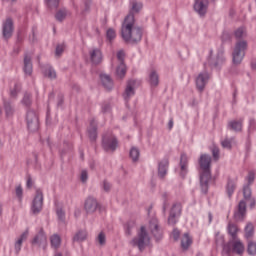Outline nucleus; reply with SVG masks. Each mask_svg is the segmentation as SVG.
Listing matches in <instances>:
<instances>
[{"instance_id": "nucleus-1", "label": "nucleus", "mask_w": 256, "mask_h": 256, "mask_svg": "<svg viewBox=\"0 0 256 256\" xmlns=\"http://www.w3.org/2000/svg\"><path fill=\"white\" fill-rule=\"evenodd\" d=\"M131 13L125 17L121 27L122 39L126 43H138L142 39L143 31L135 25V17L133 13H139L143 9L142 3L131 1Z\"/></svg>"}, {"instance_id": "nucleus-2", "label": "nucleus", "mask_w": 256, "mask_h": 256, "mask_svg": "<svg viewBox=\"0 0 256 256\" xmlns=\"http://www.w3.org/2000/svg\"><path fill=\"white\" fill-rule=\"evenodd\" d=\"M246 35H247V31L245 27H239L238 29H236V31H234V36L236 39H238V41L236 42V45L234 47L232 58H233V62L236 65H239L240 63H242L246 55L248 43L247 41L243 40L244 37H246Z\"/></svg>"}, {"instance_id": "nucleus-3", "label": "nucleus", "mask_w": 256, "mask_h": 256, "mask_svg": "<svg viewBox=\"0 0 256 256\" xmlns=\"http://www.w3.org/2000/svg\"><path fill=\"white\" fill-rule=\"evenodd\" d=\"M211 156H200V186L203 193H207L209 187V181L211 179Z\"/></svg>"}, {"instance_id": "nucleus-4", "label": "nucleus", "mask_w": 256, "mask_h": 256, "mask_svg": "<svg viewBox=\"0 0 256 256\" xmlns=\"http://www.w3.org/2000/svg\"><path fill=\"white\" fill-rule=\"evenodd\" d=\"M243 195H244V200L240 201L238 204V211L234 213V217L237 220L244 219L246 215V205L247 203H250V197L252 195L251 187L248 184L246 187L243 188Z\"/></svg>"}, {"instance_id": "nucleus-5", "label": "nucleus", "mask_w": 256, "mask_h": 256, "mask_svg": "<svg viewBox=\"0 0 256 256\" xmlns=\"http://www.w3.org/2000/svg\"><path fill=\"white\" fill-rule=\"evenodd\" d=\"M131 245L137 246L140 251L150 243V237L146 231V227L142 226L138 231L137 236L131 240Z\"/></svg>"}, {"instance_id": "nucleus-6", "label": "nucleus", "mask_w": 256, "mask_h": 256, "mask_svg": "<svg viewBox=\"0 0 256 256\" xmlns=\"http://www.w3.org/2000/svg\"><path fill=\"white\" fill-rule=\"evenodd\" d=\"M224 251L226 253H237L238 255H243L245 251V245L242 243L241 239H238L237 235L234 241H229L224 245Z\"/></svg>"}, {"instance_id": "nucleus-7", "label": "nucleus", "mask_w": 256, "mask_h": 256, "mask_svg": "<svg viewBox=\"0 0 256 256\" xmlns=\"http://www.w3.org/2000/svg\"><path fill=\"white\" fill-rule=\"evenodd\" d=\"M44 205V195L43 191L41 189H37L36 195L32 201L31 205V211L34 213V215H37L38 213H41Z\"/></svg>"}, {"instance_id": "nucleus-8", "label": "nucleus", "mask_w": 256, "mask_h": 256, "mask_svg": "<svg viewBox=\"0 0 256 256\" xmlns=\"http://www.w3.org/2000/svg\"><path fill=\"white\" fill-rule=\"evenodd\" d=\"M27 127L29 131H38L40 127L39 115L36 111H28L26 115Z\"/></svg>"}, {"instance_id": "nucleus-9", "label": "nucleus", "mask_w": 256, "mask_h": 256, "mask_svg": "<svg viewBox=\"0 0 256 256\" xmlns=\"http://www.w3.org/2000/svg\"><path fill=\"white\" fill-rule=\"evenodd\" d=\"M124 57L125 53L124 51H118L117 53V59H118V65L116 67V76L119 77V79H122L126 75V65L124 63Z\"/></svg>"}, {"instance_id": "nucleus-10", "label": "nucleus", "mask_w": 256, "mask_h": 256, "mask_svg": "<svg viewBox=\"0 0 256 256\" xmlns=\"http://www.w3.org/2000/svg\"><path fill=\"white\" fill-rule=\"evenodd\" d=\"M103 147L106 151H115L117 149L119 143L115 137V135H106L103 137Z\"/></svg>"}, {"instance_id": "nucleus-11", "label": "nucleus", "mask_w": 256, "mask_h": 256, "mask_svg": "<svg viewBox=\"0 0 256 256\" xmlns=\"http://www.w3.org/2000/svg\"><path fill=\"white\" fill-rule=\"evenodd\" d=\"M181 213H182V205L180 203H175V205L172 206V209L170 211V215L168 217V223L170 225H175Z\"/></svg>"}, {"instance_id": "nucleus-12", "label": "nucleus", "mask_w": 256, "mask_h": 256, "mask_svg": "<svg viewBox=\"0 0 256 256\" xmlns=\"http://www.w3.org/2000/svg\"><path fill=\"white\" fill-rule=\"evenodd\" d=\"M149 230L152 233V235L155 237V239H161L163 232L158 223V219H156V217L151 219L149 223Z\"/></svg>"}, {"instance_id": "nucleus-13", "label": "nucleus", "mask_w": 256, "mask_h": 256, "mask_svg": "<svg viewBox=\"0 0 256 256\" xmlns=\"http://www.w3.org/2000/svg\"><path fill=\"white\" fill-rule=\"evenodd\" d=\"M210 79L209 73L204 71V73H200L198 77H196V87L199 91H204L208 81Z\"/></svg>"}, {"instance_id": "nucleus-14", "label": "nucleus", "mask_w": 256, "mask_h": 256, "mask_svg": "<svg viewBox=\"0 0 256 256\" xmlns=\"http://www.w3.org/2000/svg\"><path fill=\"white\" fill-rule=\"evenodd\" d=\"M99 207V203L95 197H87L84 203L86 213H95Z\"/></svg>"}, {"instance_id": "nucleus-15", "label": "nucleus", "mask_w": 256, "mask_h": 256, "mask_svg": "<svg viewBox=\"0 0 256 256\" xmlns=\"http://www.w3.org/2000/svg\"><path fill=\"white\" fill-rule=\"evenodd\" d=\"M208 5V0H195L194 11H196L198 15H205L207 13Z\"/></svg>"}, {"instance_id": "nucleus-16", "label": "nucleus", "mask_w": 256, "mask_h": 256, "mask_svg": "<svg viewBox=\"0 0 256 256\" xmlns=\"http://www.w3.org/2000/svg\"><path fill=\"white\" fill-rule=\"evenodd\" d=\"M14 31V25L12 19H6L3 23V37L5 39H10L12 37Z\"/></svg>"}, {"instance_id": "nucleus-17", "label": "nucleus", "mask_w": 256, "mask_h": 256, "mask_svg": "<svg viewBox=\"0 0 256 256\" xmlns=\"http://www.w3.org/2000/svg\"><path fill=\"white\" fill-rule=\"evenodd\" d=\"M90 59L94 65H99L103 61V53L101 49H91Z\"/></svg>"}, {"instance_id": "nucleus-18", "label": "nucleus", "mask_w": 256, "mask_h": 256, "mask_svg": "<svg viewBox=\"0 0 256 256\" xmlns=\"http://www.w3.org/2000/svg\"><path fill=\"white\" fill-rule=\"evenodd\" d=\"M188 164H189V159L185 153L181 155L180 159V175L181 177H185L188 173Z\"/></svg>"}, {"instance_id": "nucleus-19", "label": "nucleus", "mask_w": 256, "mask_h": 256, "mask_svg": "<svg viewBox=\"0 0 256 256\" xmlns=\"http://www.w3.org/2000/svg\"><path fill=\"white\" fill-rule=\"evenodd\" d=\"M134 87H135V81H128L127 87L125 89V93L123 95L125 101H129V99L133 97V95H135Z\"/></svg>"}, {"instance_id": "nucleus-20", "label": "nucleus", "mask_w": 256, "mask_h": 256, "mask_svg": "<svg viewBox=\"0 0 256 256\" xmlns=\"http://www.w3.org/2000/svg\"><path fill=\"white\" fill-rule=\"evenodd\" d=\"M169 167V159H162V161L159 162L158 165V175L159 177L163 178L165 175H167Z\"/></svg>"}, {"instance_id": "nucleus-21", "label": "nucleus", "mask_w": 256, "mask_h": 256, "mask_svg": "<svg viewBox=\"0 0 256 256\" xmlns=\"http://www.w3.org/2000/svg\"><path fill=\"white\" fill-rule=\"evenodd\" d=\"M47 243V237L43 230L39 231V233L34 237L32 240L33 245H46Z\"/></svg>"}, {"instance_id": "nucleus-22", "label": "nucleus", "mask_w": 256, "mask_h": 256, "mask_svg": "<svg viewBox=\"0 0 256 256\" xmlns=\"http://www.w3.org/2000/svg\"><path fill=\"white\" fill-rule=\"evenodd\" d=\"M24 73L25 75H32L33 73L32 59L28 55L24 57Z\"/></svg>"}, {"instance_id": "nucleus-23", "label": "nucleus", "mask_w": 256, "mask_h": 256, "mask_svg": "<svg viewBox=\"0 0 256 256\" xmlns=\"http://www.w3.org/2000/svg\"><path fill=\"white\" fill-rule=\"evenodd\" d=\"M88 135L90 139H92V141H95V139H97V122L95 121V119L90 122V126L88 128Z\"/></svg>"}, {"instance_id": "nucleus-24", "label": "nucleus", "mask_w": 256, "mask_h": 256, "mask_svg": "<svg viewBox=\"0 0 256 256\" xmlns=\"http://www.w3.org/2000/svg\"><path fill=\"white\" fill-rule=\"evenodd\" d=\"M193 243V239L191 237V235H189V233H184L181 236V247L183 249H188L190 247V245H192Z\"/></svg>"}, {"instance_id": "nucleus-25", "label": "nucleus", "mask_w": 256, "mask_h": 256, "mask_svg": "<svg viewBox=\"0 0 256 256\" xmlns=\"http://www.w3.org/2000/svg\"><path fill=\"white\" fill-rule=\"evenodd\" d=\"M100 79L105 89H113V79H111L110 75L102 74Z\"/></svg>"}, {"instance_id": "nucleus-26", "label": "nucleus", "mask_w": 256, "mask_h": 256, "mask_svg": "<svg viewBox=\"0 0 256 256\" xmlns=\"http://www.w3.org/2000/svg\"><path fill=\"white\" fill-rule=\"evenodd\" d=\"M29 236V231L26 230L22 233V235L19 237V239H17L16 243H15V251L16 253H19L22 249V244H23V241L25 239H27V237Z\"/></svg>"}, {"instance_id": "nucleus-27", "label": "nucleus", "mask_w": 256, "mask_h": 256, "mask_svg": "<svg viewBox=\"0 0 256 256\" xmlns=\"http://www.w3.org/2000/svg\"><path fill=\"white\" fill-rule=\"evenodd\" d=\"M228 129H231L232 131H242V129H243V121L242 120L230 121L228 123Z\"/></svg>"}, {"instance_id": "nucleus-28", "label": "nucleus", "mask_w": 256, "mask_h": 256, "mask_svg": "<svg viewBox=\"0 0 256 256\" xmlns=\"http://www.w3.org/2000/svg\"><path fill=\"white\" fill-rule=\"evenodd\" d=\"M238 226L234 223H228V233L231 235L232 239L230 241H235L238 235Z\"/></svg>"}, {"instance_id": "nucleus-29", "label": "nucleus", "mask_w": 256, "mask_h": 256, "mask_svg": "<svg viewBox=\"0 0 256 256\" xmlns=\"http://www.w3.org/2000/svg\"><path fill=\"white\" fill-rule=\"evenodd\" d=\"M149 81L152 87H157V85H159V75L156 71H151L149 74Z\"/></svg>"}, {"instance_id": "nucleus-30", "label": "nucleus", "mask_w": 256, "mask_h": 256, "mask_svg": "<svg viewBox=\"0 0 256 256\" xmlns=\"http://www.w3.org/2000/svg\"><path fill=\"white\" fill-rule=\"evenodd\" d=\"M236 187H237L236 181H232V180L228 181L226 185V192L228 193L229 197H232Z\"/></svg>"}, {"instance_id": "nucleus-31", "label": "nucleus", "mask_w": 256, "mask_h": 256, "mask_svg": "<svg viewBox=\"0 0 256 256\" xmlns=\"http://www.w3.org/2000/svg\"><path fill=\"white\" fill-rule=\"evenodd\" d=\"M87 235L88 233L86 230L77 231L73 237V241H85V239H87Z\"/></svg>"}, {"instance_id": "nucleus-32", "label": "nucleus", "mask_w": 256, "mask_h": 256, "mask_svg": "<svg viewBox=\"0 0 256 256\" xmlns=\"http://www.w3.org/2000/svg\"><path fill=\"white\" fill-rule=\"evenodd\" d=\"M50 241H51L52 247H55V249H57L61 245L60 235H57V234L51 235Z\"/></svg>"}, {"instance_id": "nucleus-33", "label": "nucleus", "mask_w": 256, "mask_h": 256, "mask_svg": "<svg viewBox=\"0 0 256 256\" xmlns=\"http://www.w3.org/2000/svg\"><path fill=\"white\" fill-rule=\"evenodd\" d=\"M67 15H70L69 11H67L66 9H60V11H58L56 13V19L57 21H64V19H66Z\"/></svg>"}, {"instance_id": "nucleus-34", "label": "nucleus", "mask_w": 256, "mask_h": 256, "mask_svg": "<svg viewBox=\"0 0 256 256\" xmlns=\"http://www.w3.org/2000/svg\"><path fill=\"white\" fill-rule=\"evenodd\" d=\"M255 177H256V171L249 170L245 177V180L247 181L248 185H251L252 183H254Z\"/></svg>"}, {"instance_id": "nucleus-35", "label": "nucleus", "mask_w": 256, "mask_h": 256, "mask_svg": "<svg viewBox=\"0 0 256 256\" xmlns=\"http://www.w3.org/2000/svg\"><path fill=\"white\" fill-rule=\"evenodd\" d=\"M130 157H131L132 161H138V159L140 157V151L137 147H132L130 149Z\"/></svg>"}, {"instance_id": "nucleus-36", "label": "nucleus", "mask_w": 256, "mask_h": 256, "mask_svg": "<svg viewBox=\"0 0 256 256\" xmlns=\"http://www.w3.org/2000/svg\"><path fill=\"white\" fill-rule=\"evenodd\" d=\"M247 252L249 255H256V241H248Z\"/></svg>"}, {"instance_id": "nucleus-37", "label": "nucleus", "mask_w": 256, "mask_h": 256, "mask_svg": "<svg viewBox=\"0 0 256 256\" xmlns=\"http://www.w3.org/2000/svg\"><path fill=\"white\" fill-rule=\"evenodd\" d=\"M253 232H254L253 223H247V225L245 227V237H247V238L252 237Z\"/></svg>"}, {"instance_id": "nucleus-38", "label": "nucleus", "mask_w": 256, "mask_h": 256, "mask_svg": "<svg viewBox=\"0 0 256 256\" xmlns=\"http://www.w3.org/2000/svg\"><path fill=\"white\" fill-rule=\"evenodd\" d=\"M44 75L50 79H55V77H57L56 71L52 69V67H47V69L44 70Z\"/></svg>"}, {"instance_id": "nucleus-39", "label": "nucleus", "mask_w": 256, "mask_h": 256, "mask_svg": "<svg viewBox=\"0 0 256 256\" xmlns=\"http://www.w3.org/2000/svg\"><path fill=\"white\" fill-rule=\"evenodd\" d=\"M15 194H16V197H18L19 201H22V199H23V187H22V185H17L15 187Z\"/></svg>"}, {"instance_id": "nucleus-40", "label": "nucleus", "mask_w": 256, "mask_h": 256, "mask_svg": "<svg viewBox=\"0 0 256 256\" xmlns=\"http://www.w3.org/2000/svg\"><path fill=\"white\" fill-rule=\"evenodd\" d=\"M135 227V221H129L125 225V231L127 235H131L133 228Z\"/></svg>"}, {"instance_id": "nucleus-41", "label": "nucleus", "mask_w": 256, "mask_h": 256, "mask_svg": "<svg viewBox=\"0 0 256 256\" xmlns=\"http://www.w3.org/2000/svg\"><path fill=\"white\" fill-rule=\"evenodd\" d=\"M50 9L59 7L60 0H45Z\"/></svg>"}, {"instance_id": "nucleus-42", "label": "nucleus", "mask_w": 256, "mask_h": 256, "mask_svg": "<svg viewBox=\"0 0 256 256\" xmlns=\"http://www.w3.org/2000/svg\"><path fill=\"white\" fill-rule=\"evenodd\" d=\"M106 37L109 41H113V39H115V37H117V33H116L115 29H108V31L106 33Z\"/></svg>"}, {"instance_id": "nucleus-43", "label": "nucleus", "mask_w": 256, "mask_h": 256, "mask_svg": "<svg viewBox=\"0 0 256 256\" xmlns=\"http://www.w3.org/2000/svg\"><path fill=\"white\" fill-rule=\"evenodd\" d=\"M4 110L7 117H10V115H13V109L10 103H4Z\"/></svg>"}, {"instance_id": "nucleus-44", "label": "nucleus", "mask_w": 256, "mask_h": 256, "mask_svg": "<svg viewBox=\"0 0 256 256\" xmlns=\"http://www.w3.org/2000/svg\"><path fill=\"white\" fill-rule=\"evenodd\" d=\"M22 103L26 106L31 105L32 103V99H31V95L29 93H26L23 97Z\"/></svg>"}, {"instance_id": "nucleus-45", "label": "nucleus", "mask_w": 256, "mask_h": 256, "mask_svg": "<svg viewBox=\"0 0 256 256\" xmlns=\"http://www.w3.org/2000/svg\"><path fill=\"white\" fill-rule=\"evenodd\" d=\"M212 155L216 160H218L220 157V150H219V147H217L216 145H213L212 147Z\"/></svg>"}, {"instance_id": "nucleus-46", "label": "nucleus", "mask_w": 256, "mask_h": 256, "mask_svg": "<svg viewBox=\"0 0 256 256\" xmlns=\"http://www.w3.org/2000/svg\"><path fill=\"white\" fill-rule=\"evenodd\" d=\"M225 239L221 233H216V245H224Z\"/></svg>"}, {"instance_id": "nucleus-47", "label": "nucleus", "mask_w": 256, "mask_h": 256, "mask_svg": "<svg viewBox=\"0 0 256 256\" xmlns=\"http://www.w3.org/2000/svg\"><path fill=\"white\" fill-rule=\"evenodd\" d=\"M20 89H21L20 85H14V89H11V91H10V96L16 97V95H18Z\"/></svg>"}, {"instance_id": "nucleus-48", "label": "nucleus", "mask_w": 256, "mask_h": 256, "mask_svg": "<svg viewBox=\"0 0 256 256\" xmlns=\"http://www.w3.org/2000/svg\"><path fill=\"white\" fill-rule=\"evenodd\" d=\"M222 147H224V149H231L232 141L230 139H224V141H222Z\"/></svg>"}, {"instance_id": "nucleus-49", "label": "nucleus", "mask_w": 256, "mask_h": 256, "mask_svg": "<svg viewBox=\"0 0 256 256\" xmlns=\"http://www.w3.org/2000/svg\"><path fill=\"white\" fill-rule=\"evenodd\" d=\"M64 49H65V45H64V44H62V45H57V47H56V53H55V54L57 55V57H60V56L62 55Z\"/></svg>"}, {"instance_id": "nucleus-50", "label": "nucleus", "mask_w": 256, "mask_h": 256, "mask_svg": "<svg viewBox=\"0 0 256 256\" xmlns=\"http://www.w3.org/2000/svg\"><path fill=\"white\" fill-rule=\"evenodd\" d=\"M98 241H99L100 245H105V243H106L105 233H103V232L99 233Z\"/></svg>"}, {"instance_id": "nucleus-51", "label": "nucleus", "mask_w": 256, "mask_h": 256, "mask_svg": "<svg viewBox=\"0 0 256 256\" xmlns=\"http://www.w3.org/2000/svg\"><path fill=\"white\" fill-rule=\"evenodd\" d=\"M57 216L61 221H64L66 214L63 209H57Z\"/></svg>"}, {"instance_id": "nucleus-52", "label": "nucleus", "mask_w": 256, "mask_h": 256, "mask_svg": "<svg viewBox=\"0 0 256 256\" xmlns=\"http://www.w3.org/2000/svg\"><path fill=\"white\" fill-rule=\"evenodd\" d=\"M172 237H173V239H175V241H177L179 239V237H180L179 229H173Z\"/></svg>"}, {"instance_id": "nucleus-53", "label": "nucleus", "mask_w": 256, "mask_h": 256, "mask_svg": "<svg viewBox=\"0 0 256 256\" xmlns=\"http://www.w3.org/2000/svg\"><path fill=\"white\" fill-rule=\"evenodd\" d=\"M88 179V173L87 171H82L81 172V181H83V183H85Z\"/></svg>"}, {"instance_id": "nucleus-54", "label": "nucleus", "mask_w": 256, "mask_h": 256, "mask_svg": "<svg viewBox=\"0 0 256 256\" xmlns=\"http://www.w3.org/2000/svg\"><path fill=\"white\" fill-rule=\"evenodd\" d=\"M103 188H104L105 191H110L111 183H109L108 181H104Z\"/></svg>"}, {"instance_id": "nucleus-55", "label": "nucleus", "mask_w": 256, "mask_h": 256, "mask_svg": "<svg viewBox=\"0 0 256 256\" xmlns=\"http://www.w3.org/2000/svg\"><path fill=\"white\" fill-rule=\"evenodd\" d=\"M249 205H250L251 209H253V207H255V205H256L255 199L252 198L251 196H250V199H249Z\"/></svg>"}, {"instance_id": "nucleus-56", "label": "nucleus", "mask_w": 256, "mask_h": 256, "mask_svg": "<svg viewBox=\"0 0 256 256\" xmlns=\"http://www.w3.org/2000/svg\"><path fill=\"white\" fill-rule=\"evenodd\" d=\"M32 185H33V179H32V177L29 175V176L27 177V186H28V187H32Z\"/></svg>"}, {"instance_id": "nucleus-57", "label": "nucleus", "mask_w": 256, "mask_h": 256, "mask_svg": "<svg viewBox=\"0 0 256 256\" xmlns=\"http://www.w3.org/2000/svg\"><path fill=\"white\" fill-rule=\"evenodd\" d=\"M168 125H169V129H173V127H174L173 119H170V121L168 122Z\"/></svg>"}, {"instance_id": "nucleus-58", "label": "nucleus", "mask_w": 256, "mask_h": 256, "mask_svg": "<svg viewBox=\"0 0 256 256\" xmlns=\"http://www.w3.org/2000/svg\"><path fill=\"white\" fill-rule=\"evenodd\" d=\"M251 65H252V69H256V61H253Z\"/></svg>"}, {"instance_id": "nucleus-59", "label": "nucleus", "mask_w": 256, "mask_h": 256, "mask_svg": "<svg viewBox=\"0 0 256 256\" xmlns=\"http://www.w3.org/2000/svg\"><path fill=\"white\" fill-rule=\"evenodd\" d=\"M162 197H163L164 201H166V199L168 197V193H164Z\"/></svg>"}, {"instance_id": "nucleus-60", "label": "nucleus", "mask_w": 256, "mask_h": 256, "mask_svg": "<svg viewBox=\"0 0 256 256\" xmlns=\"http://www.w3.org/2000/svg\"><path fill=\"white\" fill-rule=\"evenodd\" d=\"M103 111H108L110 109L109 105L107 107H102Z\"/></svg>"}, {"instance_id": "nucleus-61", "label": "nucleus", "mask_w": 256, "mask_h": 256, "mask_svg": "<svg viewBox=\"0 0 256 256\" xmlns=\"http://www.w3.org/2000/svg\"><path fill=\"white\" fill-rule=\"evenodd\" d=\"M54 256H63L62 253H55Z\"/></svg>"}, {"instance_id": "nucleus-62", "label": "nucleus", "mask_w": 256, "mask_h": 256, "mask_svg": "<svg viewBox=\"0 0 256 256\" xmlns=\"http://www.w3.org/2000/svg\"><path fill=\"white\" fill-rule=\"evenodd\" d=\"M0 215H2V205L0 204Z\"/></svg>"}, {"instance_id": "nucleus-63", "label": "nucleus", "mask_w": 256, "mask_h": 256, "mask_svg": "<svg viewBox=\"0 0 256 256\" xmlns=\"http://www.w3.org/2000/svg\"><path fill=\"white\" fill-rule=\"evenodd\" d=\"M165 209H166V205H164V211H165Z\"/></svg>"}, {"instance_id": "nucleus-64", "label": "nucleus", "mask_w": 256, "mask_h": 256, "mask_svg": "<svg viewBox=\"0 0 256 256\" xmlns=\"http://www.w3.org/2000/svg\"><path fill=\"white\" fill-rule=\"evenodd\" d=\"M210 55H212V51H210Z\"/></svg>"}]
</instances>
